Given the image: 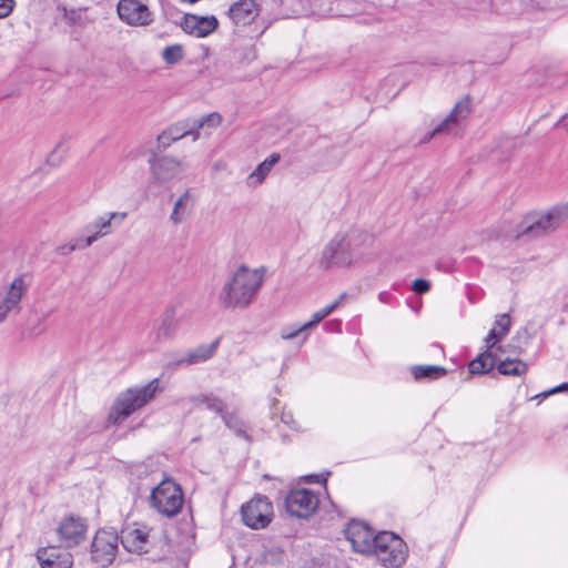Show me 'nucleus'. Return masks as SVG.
<instances>
[{
  "label": "nucleus",
  "instance_id": "nucleus-20",
  "mask_svg": "<svg viewBox=\"0 0 568 568\" xmlns=\"http://www.w3.org/2000/svg\"><path fill=\"white\" fill-rule=\"evenodd\" d=\"M469 112L470 106L468 101L457 102L446 119L443 120L427 136H425L422 142H428L436 134L449 131L450 125L457 124L460 120L466 119Z\"/></svg>",
  "mask_w": 568,
  "mask_h": 568
},
{
  "label": "nucleus",
  "instance_id": "nucleus-4",
  "mask_svg": "<svg viewBox=\"0 0 568 568\" xmlns=\"http://www.w3.org/2000/svg\"><path fill=\"white\" fill-rule=\"evenodd\" d=\"M369 555H373L385 568H399L407 559L408 549L398 535L385 530L376 534Z\"/></svg>",
  "mask_w": 568,
  "mask_h": 568
},
{
  "label": "nucleus",
  "instance_id": "nucleus-11",
  "mask_svg": "<svg viewBox=\"0 0 568 568\" xmlns=\"http://www.w3.org/2000/svg\"><path fill=\"white\" fill-rule=\"evenodd\" d=\"M116 12L120 20L131 27H146L153 21V13L140 0H120Z\"/></svg>",
  "mask_w": 568,
  "mask_h": 568
},
{
  "label": "nucleus",
  "instance_id": "nucleus-37",
  "mask_svg": "<svg viewBox=\"0 0 568 568\" xmlns=\"http://www.w3.org/2000/svg\"><path fill=\"white\" fill-rule=\"evenodd\" d=\"M413 290L417 294H424L429 291L430 283L424 278H417L413 282Z\"/></svg>",
  "mask_w": 568,
  "mask_h": 568
},
{
  "label": "nucleus",
  "instance_id": "nucleus-8",
  "mask_svg": "<svg viewBox=\"0 0 568 568\" xmlns=\"http://www.w3.org/2000/svg\"><path fill=\"white\" fill-rule=\"evenodd\" d=\"M242 520L251 529H263L270 525L274 517L273 505L270 499L256 495L241 507Z\"/></svg>",
  "mask_w": 568,
  "mask_h": 568
},
{
  "label": "nucleus",
  "instance_id": "nucleus-10",
  "mask_svg": "<svg viewBox=\"0 0 568 568\" xmlns=\"http://www.w3.org/2000/svg\"><path fill=\"white\" fill-rule=\"evenodd\" d=\"M318 497L312 490L298 488L291 490L285 498V508L291 516L307 518L317 509Z\"/></svg>",
  "mask_w": 568,
  "mask_h": 568
},
{
  "label": "nucleus",
  "instance_id": "nucleus-44",
  "mask_svg": "<svg viewBox=\"0 0 568 568\" xmlns=\"http://www.w3.org/2000/svg\"><path fill=\"white\" fill-rule=\"evenodd\" d=\"M559 124L562 128L568 129V113L560 119Z\"/></svg>",
  "mask_w": 568,
  "mask_h": 568
},
{
  "label": "nucleus",
  "instance_id": "nucleus-26",
  "mask_svg": "<svg viewBox=\"0 0 568 568\" xmlns=\"http://www.w3.org/2000/svg\"><path fill=\"white\" fill-rule=\"evenodd\" d=\"M219 344L220 339H215L210 344L197 346L193 351H190L185 357L180 358L175 363V366H187L210 359L215 354Z\"/></svg>",
  "mask_w": 568,
  "mask_h": 568
},
{
  "label": "nucleus",
  "instance_id": "nucleus-47",
  "mask_svg": "<svg viewBox=\"0 0 568 568\" xmlns=\"http://www.w3.org/2000/svg\"><path fill=\"white\" fill-rule=\"evenodd\" d=\"M307 339V335H304L303 336V342H305Z\"/></svg>",
  "mask_w": 568,
  "mask_h": 568
},
{
  "label": "nucleus",
  "instance_id": "nucleus-3",
  "mask_svg": "<svg viewBox=\"0 0 568 568\" xmlns=\"http://www.w3.org/2000/svg\"><path fill=\"white\" fill-rule=\"evenodd\" d=\"M163 392L159 378H153L144 386L129 387L121 392L108 415V423L116 425L125 420L134 412L151 403L158 394Z\"/></svg>",
  "mask_w": 568,
  "mask_h": 568
},
{
  "label": "nucleus",
  "instance_id": "nucleus-38",
  "mask_svg": "<svg viewBox=\"0 0 568 568\" xmlns=\"http://www.w3.org/2000/svg\"><path fill=\"white\" fill-rule=\"evenodd\" d=\"M326 316L323 314L321 310L313 313L312 318L303 324V328H306V331L315 327L317 324H320Z\"/></svg>",
  "mask_w": 568,
  "mask_h": 568
},
{
  "label": "nucleus",
  "instance_id": "nucleus-9",
  "mask_svg": "<svg viewBox=\"0 0 568 568\" xmlns=\"http://www.w3.org/2000/svg\"><path fill=\"white\" fill-rule=\"evenodd\" d=\"M119 536L111 529L99 530L91 544V559L99 567H108L113 562L118 552Z\"/></svg>",
  "mask_w": 568,
  "mask_h": 568
},
{
  "label": "nucleus",
  "instance_id": "nucleus-22",
  "mask_svg": "<svg viewBox=\"0 0 568 568\" xmlns=\"http://www.w3.org/2000/svg\"><path fill=\"white\" fill-rule=\"evenodd\" d=\"M281 160L278 153H272L262 163H260L245 179V184L250 189H255L264 183L275 164Z\"/></svg>",
  "mask_w": 568,
  "mask_h": 568
},
{
  "label": "nucleus",
  "instance_id": "nucleus-45",
  "mask_svg": "<svg viewBox=\"0 0 568 568\" xmlns=\"http://www.w3.org/2000/svg\"><path fill=\"white\" fill-rule=\"evenodd\" d=\"M531 230H532V224H528V223H526V225H525L524 230H523L520 233H518V235H517V236L523 235V234H525V233H528V232H530Z\"/></svg>",
  "mask_w": 568,
  "mask_h": 568
},
{
  "label": "nucleus",
  "instance_id": "nucleus-2",
  "mask_svg": "<svg viewBox=\"0 0 568 568\" xmlns=\"http://www.w3.org/2000/svg\"><path fill=\"white\" fill-rule=\"evenodd\" d=\"M266 267L251 268L245 264L240 265L230 273L221 291L219 302L225 308L245 310L257 296L265 276Z\"/></svg>",
  "mask_w": 568,
  "mask_h": 568
},
{
  "label": "nucleus",
  "instance_id": "nucleus-40",
  "mask_svg": "<svg viewBox=\"0 0 568 568\" xmlns=\"http://www.w3.org/2000/svg\"><path fill=\"white\" fill-rule=\"evenodd\" d=\"M344 298V294H342L337 300L332 302L331 304L326 305L325 307L321 308L323 314L327 317L329 314H332L339 305L341 301Z\"/></svg>",
  "mask_w": 568,
  "mask_h": 568
},
{
  "label": "nucleus",
  "instance_id": "nucleus-28",
  "mask_svg": "<svg viewBox=\"0 0 568 568\" xmlns=\"http://www.w3.org/2000/svg\"><path fill=\"white\" fill-rule=\"evenodd\" d=\"M195 405H203L206 409L217 414H223L224 403L213 394H202L192 398Z\"/></svg>",
  "mask_w": 568,
  "mask_h": 568
},
{
  "label": "nucleus",
  "instance_id": "nucleus-35",
  "mask_svg": "<svg viewBox=\"0 0 568 568\" xmlns=\"http://www.w3.org/2000/svg\"><path fill=\"white\" fill-rule=\"evenodd\" d=\"M193 132V129L190 130H180L178 126L169 129L168 132H165L160 139L166 138L169 135L171 140L175 141L179 139H182L183 136L190 134Z\"/></svg>",
  "mask_w": 568,
  "mask_h": 568
},
{
  "label": "nucleus",
  "instance_id": "nucleus-29",
  "mask_svg": "<svg viewBox=\"0 0 568 568\" xmlns=\"http://www.w3.org/2000/svg\"><path fill=\"white\" fill-rule=\"evenodd\" d=\"M184 57V50L181 44L168 45L162 51V59L168 65L179 63Z\"/></svg>",
  "mask_w": 568,
  "mask_h": 568
},
{
  "label": "nucleus",
  "instance_id": "nucleus-39",
  "mask_svg": "<svg viewBox=\"0 0 568 568\" xmlns=\"http://www.w3.org/2000/svg\"><path fill=\"white\" fill-rule=\"evenodd\" d=\"M14 8V0H0V18L8 17Z\"/></svg>",
  "mask_w": 568,
  "mask_h": 568
},
{
  "label": "nucleus",
  "instance_id": "nucleus-32",
  "mask_svg": "<svg viewBox=\"0 0 568 568\" xmlns=\"http://www.w3.org/2000/svg\"><path fill=\"white\" fill-rule=\"evenodd\" d=\"M221 123L222 116L219 113L213 112L197 121L195 129L196 131L204 128L214 129L217 128Z\"/></svg>",
  "mask_w": 568,
  "mask_h": 568
},
{
  "label": "nucleus",
  "instance_id": "nucleus-25",
  "mask_svg": "<svg viewBox=\"0 0 568 568\" xmlns=\"http://www.w3.org/2000/svg\"><path fill=\"white\" fill-rule=\"evenodd\" d=\"M504 348L497 347L496 359L494 367L497 366L498 373L507 376H520L526 373L527 365L519 359H510L509 357H503Z\"/></svg>",
  "mask_w": 568,
  "mask_h": 568
},
{
  "label": "nucleus",
  "instance_id": "nucleus-31",
  "mask_svg": "<svg viewBox=\"0 0 568 568\" xmlns=\"http://www.w3.org/2000/svg\"><path fill=\"white\" fill-rule=\"evenodd\" d=\"M45 331V317H38L34 322L28 323L24 333L29 337H37L44 334Z\"/></svg>",
  "mask_w": 568,
  "mask_h": 568
},
{
  "label": "nucleus",
  "instance_id": "nucleus-34",
  "mask_svg": "<svg viewBox=\"0 0 568 568\" xmlns=\"http://www.w3.org/2000/svg\"><path fill=\"white\" fill-rule=\"evenodd\" d=\"M560 392H568V382H565L558 386H555L548 390H544L539 394H536L535 395V400L538 399V404L544 400L545 398H547L549 395H552V394H557V393H560Z\"/></svg>",
  "mask_w": 568,
  "mask_h": 568
},
{
  "label": "nucleus",
  "instance_id": "nucleus-27",
  "mask_svg": "<svg viewBox=\"0 0 568 568\" xmlns=\"http://www.w3.org/2000/svg\"><path fill=\"white\" fill-rule=\"evenodd\" d=\"M447 369L439 365H417L412 367V374L416 381L419 379H438L445 376Z\"/></svg>",
  "mask_w": 568,
  "mask_h": 568
},
{
  "label": "nucleus",
  "instance_id": "nucleus-12",
  "mask_svg": "<svg viewBox=\"0 0 568 568\" xmlns=\"http://www.w3.org/2000/svg\"><path fill=\"white\" fill-rule=\"evenodd\" d=\"M126 216V212H108L97 216L84 229V232L88 234L83 236L87 244L91 246L99 239L111 234L113 232V224L116 226L121 225Z\"/></svg>",
  "mask_w": 568,
  "mask_h": 568
},
{
  "label": "nucleus",
  "instance_id": "nucleus-13",
  "mask_svg": "<svg viewBox=\"0 0 568 568\" xmlns=\"http://www.w3.org/2000/svg\"><path fill=\"white\" fill-rule=\"evenodd\" d=\"M346 539L351 542L354 551L369 555L375 544L374 531L365 523L352 520L344 530Z\"/></svg>",
  "mask_w": 568,
  "mask_h": 568
},
{
  "label": "nucleus",
  "instance_id": "nucleus-21",
  "mask_svg": "<svg viewBox=\"0 0 568 568\" xmlns=\"http://www.w3.org/2000/svg\"><path fill=\"white\" fill-rule=\"evenodd\" d=\"M229 16L235 24H250L257 16L255 0H240L229 10Z\"/></svg>",
  "mask_w": 568,
  "mask_h": 568
},
{
  "label": "nucleus",
  "instance_id": "nucleus-43",
  "mask_svg": "<svg viewBox=\"0 0 568 568\" xmlns=\"http://www.w3.org/2000/svg\"><path fill=\"white\" fill-rule=\"evenodd\" d=\"M223 419L226 426H229L230 428L235 427V419L233 416L223 415Z\"/></svg>",
  "mask_w": 568,
  "mask_h": 568
},
{
  "label": "nucleus",
  "instance_id": "nucleus-33",
  "mask_svg": "<svg viewBox=\"0 0 568 568\" xmlns=\"http://www.w3.org/2000/svg\"><path fill=\"white\" fill-rule=\"evenodd\" d=\"M68 148L64 143H59L48 158V162L58 165L67 154Z\"/></svg>",
  "mask_w": 568,
  "mask_h": 568
},
{
  "label": "nucleus",
  "instance_id": "nucleus-41",
  "mask_svg": "<svg viewBox=\"0 0 568 568\" xmlns=\"http://www.w3.org/2000/svg\"><path fill=\"white\" fill-rule=\"evenodd\" d=\"M281 420L291 428L298 430V427L296 426L293 415L290 412H283L281 415Z\"/></svg>",
  "mask_w": 568,
  "mask_h": 568
},
{
  "label": "nucleus",
  "instance_id": "nucleus-19",
  "mask_svg": "<svg viewBox=\"0 0 568 568\" xmlns=\"http://www.w3.org/2000/svg\"><path fill=\"white\" fill-rule=\"evenodd\" d=\"M219 26L217 19L214 16L200 17L195 14H189L184 19V30L196 37L204 38L211 34Z\"/></svg>",
  "mask_w": 568,
  "mask_h": 568
},
{
  "label": "nucleus",
  "instance_id": "nucleus-15",
  "mask_svg": "<svg viewBox=\"0 0 568 568\" xmlns=\"http://www.w3.org/2000/svg\"><path fill=\"white\" fill-rule=\"evenodd\" d=\"M568 221V203L555 205L540 212L535 220V235L548 234Z\"/></svg>",
  "mask_w": 568,
  "mask_h": 568
},
{
  "label": "nucleus",
  "instance_id": "nucleus-46",
  "mask_svg": "<svg viewBox=\"0 0 568 568\" xmlns=\"http://www.w3.org/2000/svg\"><path fill=\"white\" fill-rule=\"evenodd\" d=\"M564 311H568V302L562 305Z\"/></svg>",
  "mask_w": 568,
  "mask_h": 568
},
{
  "label": "nucleus",
  "instance_id": "nucleus-24",
  "mask_svg": "<svg viewBox=\"0 0 568 568\" xmlns=\"http://www.w3.org/2000/svg\"><path fill=\"white\" fill-rule=\"evenodd\" d=\"M181 320L176 317L175 308L169 307L161 316V323L156 329V339H172L176 336Z\"/></svg>",
  "mask_w": 568,
  "mask_h": 568
},
{
  "label": "nucleus",
  "instance_id": "nucleus-17",
  "mask_svg": "<svg viewBox=\"0 0 568 568\" xmlns=\"http://www.w3.org/2000/svg\"><path fill=\"white\" fill-rule=\"evenodd\" d=\"M41 568H72L73 557L70 551L49 547L38 551Z\"/></svg>",
  "mask_w": 568,
  "mask_h": 568
},
{
  "label": "nucleus",
  "instance_id": "nucleus-5",
  "mask_svg": "<svg viewBox=\"0 0 568 568\" xmlns=\"http://www.w3.org/2000/svg\"><path fill=\"white\" fill-rule=\"evenodd\" d=\"M510 328V317L508 314H500L495 321L494 327L485 338L486 351L477 355L468 366L471 374H484L494 368L496 359V349L500 347L499 342L508 334Z\"/></svg>",
  "mask_w": 568,
  "mask_h": 568
},
{
  "label": "nucleus",
  "instance_id": "nucleus-42",
  "mask_svg": "<svg viewBox=\"0 0 568 568\" xmlns=\"http://www.w3.org/2000/svg\"><path fill=\"white\" fill-rule=\"evenodd\" d=\"M226 162L222 161V160H219V161H215L212 165V170L214 172H221V171H224L226 170Z\"/></svg>",
  "mask_w": 568,
  "mask_h": 568
},
{
  "label": "nucleus",
  "instance_id": "nucleus-23",
  "mask_svg": "<svg viewBox=\"0 0 568 568\" xmlns=\"http://www.w3.org/2000/svg\"><path fill=\"white\" fill-rule=\"evenodd\" d=\"M194 206V195L190 190H185L174 202L170 214V222L173 225H180L187 220Z\"/></svg>",
  "mask_w": 568,
  "mask_h": 568
},
{
  "label": "nucleus",
  "instance_id": "nucleus-36",
  "mask_svg": "<svg viewBox=\"0 0 568 568\" xmlns=\"http://www.w3.org/2000/svg\"><path fill=\"white\" fill-rule=\"evenodd\" d=\"M304 332H306V328H303V325L296 328L284 327L281 331V337L283 339H293Z\"/></svg>",
  "mask_w": 568,
  "mask_h": 568
},
{
  "label": "nucleus",
  "instance_id": "nucleus-1",
  "mask_svg": "<svg viewBox=\"0 0 568 568\" xmlns=\"http://www.w3.org/2000/svg\"><path fill=\"white\" fill-rule=\"evenodd\" d=\"M373 243V236L358 229L337 232L323 247L318 264L324 270L351 267L371 254Z\"/></svg>",
  "mask_w": 568,
  "mask_h": 568
},
{
  "label": "nucleus",
  "instance_id": "nucleus-7",
  "mask_svg": "<svg viewBox=\"0 0 568 568\" xmlns=\"http://www.w3.org/2000/svg\"><path fill=\"white\" fill-rule=\"evenodd\" d=\"M30 285V276L22 274L0 288V324H3L9 316L20 313L21 302L28 294Z\"/></svg>",
  "mask_w": 568,
  "mask_h": 568
},
{
  "label": "nucleus",
  "instance_id": "nucleus-14",
  "mask_svg": "<svg viewBox=\"0 0 568 568\" xmlns=\"http://www.w3.org/2000/svg\"><path fill=\"white\" fill-rule=\"evenodd\" d=\"M150 170L152 180L155 183H165L173 179H181L185 165L182 161H179L172 156H160L153 158L150 161Z\"/></svg>",
  "mask_w": 568,
  "mask_h": 568
},
{
  "label": "nucleus",
  "instance_id": "nucleus-16",
  "mask_svg": "<svg viewBox=\"0 0 568 568\" xmlns=\"http://www.w3.org/2000/svg\"><path fill=\"white\" fill-rule=\"evenodd\" d=\"M85 523L73 516L65 518L58 527V534L64 547H73L84 538Z\"/></svg>",
  "mask_w": 568,
  "mask_h": 568
},
{
  "label": "nucleus",
  "instance_id": "nucleus-6",
  "mask_svg": "<svg viewBox=\"0 0 568 568\" xmlns=\"http://www.w3.org/2000/svg\"><path fill=\"white\" fill-rule=\"evenodd\" d=\"M150 503L159 514L173 517L181 511L184 503L182 489L173 480L164 479L152 489Z\"/></svg>",
  "mask_w": 568,
  "mask_h": 568
},
{
  "label": "nucleus",
  "instance_id": "nucleus-30",
  "mask_svg": "<svg viewBox=\"0 0 568 568\" xmlns=\"http://www.w3.org/2000/svg\"><path fill=\"white\" fill-rule=\"evenodd\" d=\"M90 245L87 244V241L83 236H78L71 239L69 242L57 247V252L61 255H68L77 250H85Z\"/></svg>",
  "mask_w": 568,
  "mask_h": 568
},
{
  "label": "nucleus",
  "instance_id": "nucleus-18",
  "mask_svg": "<svg viewBox=\"0 0 568 568\" xmlns=\"http://www.w3.org/2000/svg\"><path fill=\"white\" fill-rule=\"evenodd\" d=\"M150 530L145 526L126 527L121 531V542L130 552H144L149 541Z\"/></svg>",
  "mask_w": 568,
  "mask_h": 568
}]
</instances>
